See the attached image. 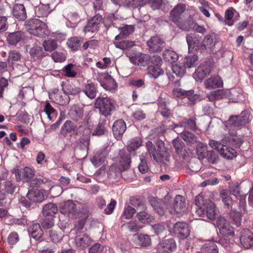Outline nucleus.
I'll return each instance as SVG.
<instances>
[{
  "label": "nucleus",
  "instance_id": "nucleus-3",
  "mask_svg": "<svg viewBox=\"0 0 253 253\" xmlns=\"http://www.w3.org/2000/svg\"><path fill=\"white\" fill-rule=\"evenodd\" d=\"M250 113L247 111H243L240 115H232L226 122V127L230 130L241 128L250 122Z\"/></svg>",
  "mask_w": 253,
  "mask_h": 253
},
{
  "label": "nucleus",
  "instance_id": "nucleus-45",
  "mask_svg": "<svg viewBox=\"0 0 253 253\" xmlns=\"http://www.w3.org/2000/svg\"><path fill=\"white\" fill-rule=\"evenodd\" d=\"M142 144V139L139 137H135L130 140V143L127 147L128 151L131 153L138 149Z\"/></svg>",
  "mask_w": 253,
  "mask_h": 253
},
{
  "label": "nucleus",
  "instance_id": "nucleus-21",
  "mask_svg": "<svg viewBox=\"0 0 253 253\" xmlns=\"http://www.w3.org/2000/svg\"><path fill=\"white\" fill-rule=\"evenodd\" d=\"M108 154V151L106 149L98 151L91 159L92 163L96 167H99L102 164L104 165Z\"/></svg>",
  "mask_w": 253,
  "mask_h": 253
},
{
  "label": "nucleus",
  "instance_id": "nucleus-17",
  "mask_svg": "<svg viewBox=\"0 0 253 253\" xmlns=\"http://www.w3.org/2000/svg\"><path fill=\"white\" fill-rule=\"evenodd\" d=\"M69 117L75 122H80L83 120L84 109L77 105L73 106L68 113Z\"/></svg>",
  "mask_w": 253,
  "mask_h": 253
},
{
  "label": "nucleus",
  "instance_id": "nucleus-25",
  "mask_svg": "<svg viewBox=\"0 0 253 253\" xmlns=\"http://www.w3.org/2000/svg\"><path fill=\"white\" fill-rule=\"evenodd\" d=\"M205 87L209 89L218 88L222 86L223 82L219 76L211 77L204 83Z\"/></svg>",
  "mask_w": 253,
  "mask_h": 253
},
{
  "label": "nucleus",
  "instance_id": "nucleus-57",
  "mask_svg": "<svg viewBox=\"0 0 253 253\" xmlns=\"http://www.w3.org/2000/svg\"><path fill=\"white\" fill-rule=\"evenodd\" d=\"M126 227L129 231L135 232L142 228V225H140L137 221L128 222L126 224Z\"/></svg>",
  "mask_w": 253,
  "mask_h": 253
},
{
  "label": "nucleus",
  "instance_id": "nucleus-56",
  "mask_svg": "<svg viewBox=\"0 0 253 253\" xmlns=\"http://www.w3.org/2000/svg\"><path fill=\"white\" fill-rule=\"evenodd\" d=\"M49 4L42 5L39 7L36 12L39 17L46 16L50 12Z\"/></svg>",
  "mask_w": 253,
  "mask_h": 253
},
{
  "label": "nucleus",
  "instance_id": "nucleus-15",
  "mask_svg": "<svg viewBox=\"0 0 253 253\" xmlns=\"http://www.w3.org/2000/svg\"><path fill=\"white\" fill-rule=\"evenodd\" d=\"M118 161L119 163V169L121 170H126L130 167V158L129 155L121 151L119 153V157L117 158Z\"/></svg>",
  "mask_w": 253,
  "mask_h": 253
},
{
  "label": "nucleus",
  "instance_id": "nucleus-20",
  "mask_svg": "<svg viewBox=\"0 0 253 253\" xmlns=\"http://www.w3.org/2000/svg\"><path fill=\"white\" fill-rule=\"evenodd\" d=\"M24 33L20 31H17L9 33L7 36V41L9 44L16 45L18 42L24 40Z\"/></svg>",
  "mask_w": 253,
  "mask_h": 253
},
{
  "label": "nucleus",
  "instance_id": "nucleus-33",
  "mask_svg": "<svg viewBox=\"0 0 253 253\" xmlns=\"http://www.w3.org/2000/svg\"><path fill=\"white\" fill-rule=\"evenodd\" d=\"M185 127L192 130L196 129V124L194 119H183L182 121L178 124H174V128L178 127Z\"/></svg>",
  "mask_w": 253,
  "mask_h": 253
},
{
  "label": "nucleus",
  "instance_id": "nucleus-14",
  "mask_svg": "<svg viewBox=\"0 0 253 253\" xmlns=\"http://www.w3.org/2000/svg\"><path fill=\"white\" fill-rule=\"evenodd\" d=\"M125 122L123 120H118L115 122L112 127V131L115 137L120 139L126 130Z\"/></svg>",
  "mask_w": 253,
  "mask_h": 253
},
{
  "label": "nucleus",
  "instance_id": "nucleus-60",
  "mask_svg": "<svg viewBox=\"0 0 253 253\" xmlns=\"http://www.w3.org/2000/svg\"><path fill=\"white\" fill-rule=\"evenodd\" d=\"M44 112L49 120H52L55 115V110L51 106L48 102H46L44 109Z\"/></svg>",
  "mask_w": 253,
  "mask_h": 253
},
{
  "label": "nucleus",
  "instance_id": "nucleus-40",
  "mask_svg": "<svg viewBox=\"0 0 253 253\" xmlns=\"http://www.w3.org/2000/svg\"><path fill=\"white\" fill-rule=\"evenodd\" d=\"M49 237L51 240L55 243H59L63 238V235L61 231V229L58 228L56 230L51 229L48 232Z\"/></svg>",
  "mask_w": 253,
  "mask_h": 253
},
{
  "label": "nucleus",
  "instance_id": "nucleus-36",
  "mask_svg": "<svg viewBox=\"0 0 253 253\" xmlns=\"http://www.w3.org/2000/svg\"><path fill=\"white\" fill-rule=\"evenodd\" d=\"M75 241L77 246L81 247H87L90 243L89 237L86 234L77 236L75 238Z\"/></svg>",
  "mask_w": 253,
  "mask_h": 253
},
{
  "label": "nucleus",
  "instance_id": "nucleus-19",
  "mask_svg": "<svg viewBox=\"0 0 253 253\" xmlns=\"http://www.w3.org/2000/svg\"><path fill=\"white\" fill-rule=\"evenodd\" d=\"M12 15L19 20L24 21L27 18V13L24 5L22 4H15L12 10Z\"/></svg>",
  "mask_w": 253,
  "mask_h": 253
},
{
  "label": "nucleus",
  "instance_id": "nucleus-46",
  "mask_svg": "<svg viewBox=\"0 0 253 253\" xmlns=\"http://www.w3.org/2000/svg\"><path fill=\"white\" fill-rule=\"evenodd\" d=\"M30 54L35 59H39L45 56L42 47L38 45H35L31 49Z\"/></svg>",
  "mask_w": 253,
  "mask_h": 253
},
{
  "label": "nucleus",
  "instance_id": "nucleus-52",
  "mask_svg": "<svg viewBox=\"0 0 253 253\" xmlns=\"http://www.w3.org/2000/svg\"><path fill=\"white\" fill-rule=\"evenodd\" d=\"M42 45L44 47V50L48 52H52L57 47V42L56 40L53 39L44 41L43 42Z\"/></svg>",
  "mask_w": 253,
  "mask_h": 253
},
{
  "label": "nucleus",
  "instance_id": "nucleus-27",
  "mask_svg": "<svg viewBox=\"0 0 253 253\" xmlns=\"http://www.w3.org/2000/svg\"><path fill=\"white\" fill-rule=\"evenodd\" d=\"M76 205L71 200L67 201L60 209V212L64 214H68L69 216H74L76 213Z\"/></svg>",
  "mask_w": 253,
  "mask_h": 253
},
{
  "label": "nucleus",
  "instance_id": "nucleus-4",
  "mask_svg": "<svg viewBox=\"0 0 253 253\" xmlns=\"http://www.w3.org/2000/svg\"><path fill=\"white\" fill-rule=\"evenodd\" d=\"M95 107L99 110L100 113L105 116L111 115L115 109L114 101L108 97H98L96 99Z\"/></svg>",
  "mask_w": 253,
  "mask_h": 253
},
{
  "label": "nucleus",
  "instance_id": "nucleus-44",
  "mask_svg": "<svg viewBox=\"0 0 253 253\" xmlns=\"http://www.w3.org/2000/svg\"><path fill=\"white\" fill-rule=\"evenodd\" d=\"M147 70L148 75L154 79H156L164 74V71L158 66H149Z\"/></svg>",
  "mask_w": 253,
  "mask_h": 253
},
{
  "label": "nucleus",
  "instance_id": "nucleus-41",
  "mask_svg": "<svg viewBox=\"0 0 253 253\" xmlns=\"http://www.w3.org/2000/svg\"><path fill=\"white\" fill-rule=\"evenodd\" d=\"M201 253H218L216 245L213 243H208L203 245L200 249Z\"/></svg>",
  "mask_w": 253,
  "mask_h": 253
},
{
  "label": "nucleus",
  "instance_id": "nucleus-29",
  "mask_svg": "<svg viewBox=\"0 0 253 253\" xmlns=\"http://www.w3.org/2000/svg\"><path fill=\"white\" fill-rule=\"evenodd\" d=\"M216 42L215 36L210 34L206 36L202 42V46L208 51H210L215 45Z\"/></svg>",
  "mask_w": 253,
  "mask_h": 253
},
{
  "label": "nucleus",
  "instance_id": "nucleus-39",
  "mask_svg": "<svg viewBox=\"0 0 253 253\" xmlns=\"http://www.w3.org/2000/svg\"><path fill=\"white\" fill-rule=\"evenodd\" d=\"M158 110L165 118H168L171 115V111L168 108V105L162 99L159 101Z\"/></svg>",
  "mask_w": 253,
  "mask_h": 253
},
{
  "label": "nucleus",
  "instance_id": "nucleus-42",
  "mask_svg": "<svg viewBox=\"0 0 253 253\" xmlns=\"http://www.w3.org/2000/svg\"><path fill=\"white\" fill-rule=\"evenodd\" d=\"M226 96L225 91L223 89H217L207 94V97L210 101L219 100Z\"/></svg>",
  "mask_w": 253,
  "mask_h": 253
},
{
  "label": "nucleus",
  "instance_id": "nucleus-59",
  "mask_svg": "<svg viewBox=\"0 0 253 253\" xmlns=\"http://www.w3.org/2000/svg\"><path fill=\"white\" fill-rule=\"evenodd\" d=\"M149 58L148 64L150 63H151L152 66L160 67L163 63L162 58L157 54L154 55L152 56L149 55Z\"/></svg>",
  "mask_w": 253,
  "mask_h": 253
},
{
  "label": "nucleus",
  "instance_id": "nucleus-54",
  "mask_svg": "<svg viewBox=\"0 0 253 253\" xmlns=\"http://www.w3.org/2000/svg\"><path fill=\"white\" fill-rule=\"evenodd\" d=\"M23 180L28 182L31 180L35 174V172L30 167H26L22 169Z\"/></svg>",
  "mask_w": 253,
  "mask_h": 253
},
{
  "label": "nucleus",
  "instance_id": "nucleus-8",
  "mask_svg": "<svg viewBox=\"0 0 253 253\" xmlns=\"http://www.w3.org/2000/svg\"><path fill=\"white\" fill-rule=\"evenodd\" d=\"M146 43L151 52L161 51L165 45L164 40L158 36L151 37Z\"/></svg>",
  "mask_w": 253,
  "mask_h": 253
},
{
  "label": "nucleus",
  "instance_id": "nucleus-49",
  "mask_svg": "<svg viewBox=\"0 0 253 253\" xmlns=\"http://www.w3.org/2000/svg\"><path fill=\"white\" fill-rule=\"evenodd\" d=\"M116 47L122 50L128 49L135 45V42L129 41H122L121 42H114Z\"/></svg>",
  "mask_w": 253,
  "mask_h": 253
},
{
  "label": "nucleus",
  "instance_id": "nucleus-38",
  "mask_svg": "<svg viewBox=\"0 0 253 253\" xmlns=\"http://www.w3.org/2000/svg\"><path fill=\"white\" fill-rule=\"evenodd\" d=\"M17 189L16 184L12 180H7L3 183V190L8 194H13Z\"/></svg>",
  "mask_w": 253,
  "mask_h": 253
},
{
  "label": "nucleus",
  "instance_id": "nucleus-43",
  "mask_svg": "<svg viewBox=\"0 0 253 253\" xmlns=\"http://www.w3.org/2000/svg\"><path fill=\"white\" fill-rule=\"evenodd\" d=\"M241 211H237L236 210L232 209L229 213V217L232 220L233 224H235L237 227L241 225Z\"/></svg>",
  "mask_w": 253,
  "mask_h": 253
},
{
  "label": "nucleus",
  "instance_id": "nucleus-1",
  "mask_svg": "<svg viewBox=\"0 0 253 253\" xmlns=\"http://www.w3.org/2000/svg\"><path fill=\"white\" fill-rule=\"evenodd\" d=\"M146 147L153 161L157 164L163 163L168 165L169 162V155L162 140L158 139L156 142V146L151 141H149L146 142Z\"/></svg>",
  "mask_w": 253,
  "mask_h": 253
},
{
  "label": "nucleus",
  "instance_id": "nucleus-7",
  "mask_svg": "<svg viewBox=\"0 0 253 253\" xmlns=\"http://www.w3.org/2000/svg\"><path fill=\"white\" fill-rule=\"evenodd\" d=\"M173 232L178 238L184 239L190 235L189 225L183 222H177L173 225Z\"/></svg>",
  "mask_w": 253,
  "mask_h": 253
},
{
  "label": "nucleus",
  "instance_id": "nucleus-30",
  "mask_svg": "<svg viewBox=\"0 0 253 253\" xmlns=\"http://www.w3.org/2000/svg\"><path fill=\"white\" fill-rule=\"evenodd\" d=\"M217 212L218 210L216 208L214 203L209 200L206 206V213L208 218L211 220H214L217 215Z\"/></svg>",
  "mask_w": 253,
  "mask_h": 253
},
{
  "label": "nucleus",
  "instance_id": "nucleus-55",
  "mask_svg": "<svg viewBox=\"0 0 253 253\" xmlns=\"http://www.w3.org/2000/svg\"><path fill=\"white\" fill-rule=\"evenodd\" d=\"M74 130V126L71 121H67L62 126L60 133L65 136L67 133L71 132Z\"/></svg>",
  "mask_w": 253,
  "mask_h": 253
},
{
  "label": "nucleus",
  "instance_id": "nucleus-18",
  "mask_svg": "<svg viewBox=\"0 0 253 253\" xmlns=\"http://www.w3.org/2000/svg\"><path fill=\"white\" fill-rule=\"evenodd\" d=\"M186 6L184 4L180 3L176 5L170 11L169 19L176 23L179 21L181 14L185 10Z\"/></svg>",
  "mask_w": 253,
  "mask_h": 253
},
{
  "label": "nucleus",
  "instance_id": "nucleus-16",
  "mask_svg": "<svg viewBox=\"0 0 253 253\" xmlns=\"http://www.w3.org/2000/svg\"><path fill=\"white\" fill-rule=\"evenodd\" d=\"M173 208L175 212L178 214L184 212L187 209L184 197L176 195L173 203Z\"/></svg>",
  "mask_w": 253,
  "mask_h": 253
},
{
  "label": "nucleus",
  "instance_id": "nucleus-31",
  "mask_svg": "<svg viewBox=\"0 0 253 253\" xmlns=\"http://www.w3.org/2000/svg\"><path fill=\"white\" fill-rule=\"evenodd\" d=\"M181 138L188 145H192L198 142L197 137L193 133L188 131H183L180 134Z\"/></svg>",
  "mask_w": 253,
  "mask_h": 253
},
{
  "label": "nucleus",
  "instance_id": "nucleus-32",
  "mask_svg": "<svg viewBox=\"0 0 253 253\" xmlns=\"http://www.w3.org/2000/svg\"><path fill=\"white\" fill-rule=\"evenodd\" d=\"M83 92L90 99H94L96 96V87L93 83H88L84 85Z\"/></svg>",
  "mask_w": 253,
  "mask_h": 253
},
{
  "label": "nucleus",
  "instance_id": "nucleus-2",
  "mask_svg": "<svg viewBox=\"0 0 253 253\" xmlns=\"http://www.w3.org/2000/svg\"><path fill=\"white\" fill-rule=\"evenodd\" d=\"M26 30L32 35L43 38L48 35L46 24L38 19H32L25 22Z\"/></svg>",
  "mask_w": 253,
  "mask_h": 253
},
{
  "label": "nucleus",
  "instance_id": "nucleus-5",
  "mask_svg": "<svg viewBox=\"0 0 253 253\" xmlns=\"http://www.w3.org/2000/svg\"><path fill=\"white\" fill-rule=\"evenodd\" d=\"M209 145L219 152L221 156L227 159H233L236 157V151L231 147H227L221 143L214 140H210Z\"/></svg>",
  "mask_w": 253,
  "mask_h": 253
},
{
  "label": "nucleus",
  "instance_id": "nucleus-12",
  "mask_svg": "<svg viewBox=\"0 0 253 253\" xmlns=\"http://www.w3.org/2000/svg\"><path fill=\"white\" fill-rule=\"evenodd\" d=\"M240 240L245 249H250L253 246V233L249 229H244L241 232Z\"/></svg>",
  "mask_w": 253,
  "mask_h": 253
},
{
  "label": "nucleus",
  "instance_id": "nucleus-48",
  "mask_svg": "<svg viewBox=\"0 0 253 253\" xmlns=\"http://www.w3.org/2000/svg\"><path fill=\"white\" fill-rule=\"evenodd\" d=\"M198 57L196 55L187 56L184 58L183 64L186 68H193L197 64Z\"/></svg>",
  "mask_w": 253,
  "mask_h": 253
},
{
  "label": "nucleus",
  "instance_id": "nucleus-10",
  "mask_svg": "<svg viewBox=\"0 0 253 253\" xmlns=\"http://www.w3.org/2000/svg\"><path fill=\"white\" fill-rule=\"evenodd\" d=\"M217 227L220 233L225 236H233V228L230 226L227 220L223 217H220L217 221Z\"/></svg>",
  "mask_w": 253,
  "mask_h": 253
},
{
  "label": "nucleus",
  "instance_id": "nucleus-26",
  "mask_svg": "<svg viewBox=\"0 0 253 253\" xmlns=\"http://www.w3.org/2000/svg\"><path fill=\"white\" fill-rule=\"evenodd\" d=\"M136 204L138 206L137 211H139V212L137 214L138 220L142 223L148 222L150 219V215L145 211H142L141 210L144 209V205L139 200H137Z\"/></svg>",
  "mask_w": 253,
  "mask_h": 253
},
{
  "label": "nucleus",
  "instance_id": "nucleus-22",
  "mask_svg": "<svg viewBox=\"0 0 253 253\" xmlns=\"http://www.w3.org/2000/svg\"><path fill=\"white\" fill-rule=\"evenodd\" d=\"M28 231L31 237L36 241H39L43 235L41 225L38 223H35L29 226Z\"/></svg>",
  "mask_w": 253,
  "mask_h": 253
},
{
  "label": "nucleus",
  "instance_id": "nucleus-61",
  "mask_svg": "<svg viewBox=\"0 0 253 253\" xmlns=\"http://www.w3.org/2000/svg\"><path fill=\"white\" fill-rule=\"evenodd\" d=\"M136 211L133 208L128 206L125 208L122 216L125 219H129L133 216Z\"/></svg>",
  "mask_w": 253,
  "mask_h": 253
},
{
  "label": "nucleus",
  "instance_id": "nucleus-24",
  "mask_svg": "<svg viewBox=\"0 0 253 253\" xmlns=\"http://www.w3.org/2000/svg\"><path fill=\"white\" fill-rule=\"evenodd\" d=\"M133 240L136 245L142 247L148 246L151 243L150 236L146 234H136L133 236Z\"/></svg>",
  "mask_w": 253,
  "mask_h": 253
},
{
  "label": "nucleus",
  "instance_id": "nucleus-9",
  "mask_svg": "<svg viewBox=\"0 0 253 253\" xmlns=\"http://www.w3.org/2000/svg\"><path fill=\"white\" fill-rule=\"evenodd\" d=\"M176 245L172 238L165 239L157 246V249L160 253H170L176 249Z\"/></svg>",
  "mask_w": 253,
  "mask_h": 253
},
{
  "label": "nucleus",
  "instance_id": "nucleus-37",
  "mask_svg": "<svg viewBox=\"0 0 253 253\" xmlns=\"http://www.w3.org/2000/svg\"><path fill=\"white\" fill-rule=\"evenodd\" d=\"M135 28L133 25H126L121 29L120 34L116 36V41H119L128 36L134 31Z\"/></svg>",
  "mask_w": 253,
  "mask_h": 253
},
{
  "label": "nucleus",
  "instance_id": "nucleus-63",
  "mask_svg": "<svg viewBox=\"0 0 253 253\" xmlns=\"http://www.w3.org/2000/svg\"><path fill=\"white\" fill-rule=\"evenodd\" d=\"M172 145L175 149L176 153H178L185 147L184 143L178 137L172 140Z\"/></svg>",
  "mask_w": 253,
  "mask_h": 253
},
{
  "label": "nucleus",
  "instance_id": "nucleus-35",
  "mask_svg": "<svg viewBox=\"0 0 253 253\" xmlns=\"http://www.w3.org/2000/svg\"><path fill=\"white\" fill-rule=\"evenodd\" d=\"M222 141L226 144L232 145L236 147H239L243 143L242 139L236 135L225 136Z\"/></svg>",
  "mask_w": 253,
  "mask_h": 253
},
{
  "label": "nucleus",
  "instance_id": "nucleus-64",
  "mask_svg": "<svg viewBox=\"0 0 253 253\" xmlns=\"http://www.w3.org/2000/svg\"><path fill=\"white\" fill-rule=\"evenodd\" d=\"M176 154L180 159L186 160L190 157L192 153L190 150L187 148L185 146Z\"/></svg>",
  "mask_w": 253,
  "mask_h": 253
},
{
  "label": "nucleus",
  "instance_id": "nucleus-13",
  "mask_svg": "<svg viewBox=\"0 0 253 253\" xmlns=\"http://www.w3.org/2000/svg\"><path fill=\"white\" fill-rule=\"evenodd\" d=\"M100 75L103 78L104 80L101 81L98 79L101 85L106 90L112 91L116 88L117 85L114 79L107 74H102ZM99 76L100 75H98Z\"/></svg>",
  "mask_w": 253,
  "mask_h": 253
},
{
  "label": "nucleus",
  "instance_id": "nucleus-50",
  "mask_svg": "<svg viewBox=\"0 0 253 253\" xmlns=\"http://www.w3.org/2000/svg\"><path fill=\"white\" fill-rule=\"evenodd\" d=\"M163 56L165 59L171 63L176 62L178 59V54L175 52L169 49L164 51Z\"/></svg>",
  "mask_w": 253,
  "mask_h": 253
},
{
  "label": "nucleus",
  "instance_id": "nucleus-6",
  "mask_svg": "<svg viewBox=\"0 0 253 253\" xmlns=\"http://www.w3.org/2000/svg\"><path fill=\"white\" fill-rule=\"evenodd\" d=\"M126 55L135 66L145 67L148 65L149 55L141 52L128 50Z\"/></svg>",
  "mask_w": 253,
  "mask_h": 253
},
{
  "label": "nucleus",
  "instance_id": "nucleus-51",
  "mask_svg": "<svg viewBox=\"0 0 253 253\" xmlns=\"http://www.w3.org/2000/svg\"><path fill=\"white\" fill-rule=\"evenodd\" d=\"M173 94L177 97H181L182 98L187 97L188 98L193 95V90H185L181 88H175L173 89Z\"/></svg>",
  "mask_w": 253,
  "mask_h": 253
},
{
  "label": "nucleus",
  "instance_id": "nucleus-62",
  "mask_svg": "<svg viewBox=\"0 0 253 253\" xmlns=\"http://www.w3.org/2000/svg\"><path fill=\"white\" fill-rule=\"evenodd\" d=\"M186 41L188 45L189 49H193L197 46L198 40L192 34H189L186 36Z\"/></svg>",
  "mask_w": 253,
  "mask_h": 253
},
{
  "label": "nucleus",
  "instance_id": "nucleus-28",
  "mask_svg": "<svg viewBox=\"0 0 253 253\" xmlns=\"http://www.w3.org/2000/svg\"><path fill=\"white\" fill-rule=\"evenodd\" d=\"M27 197L29 201L33 203H40L44 199L43 193L39 189L29 191Z\"/></svg>",
  "mask_w": 253,
  "mask_h": 253
},
{
  "label": "nucleus",
  "instance_id": "nucleus-53",
  "mask_svg": "<svg viewBox=\"0 0 253 253\" xmlns=\"http://www.w3.org/2000/svg\"><path fill=\"white\" fill-rule=\"evenodd\" d=\"M67 44L70 49L76 51L81 45V41L77 37L71 38L68 40Z\"/></svg>",
  "mask_w": 253,
  "mask_h": 253
},
{
  "label": "nucleus",
  "instance_id": "nucleus-58",
  "mask_svg": "<svg viewBox=\"0 0 253 253\" xmlns=\"http://www.w3.org/2000/svg\"><path fill=\"white\" fill-rule=\"evenodd\" d=\"M98 27V26L96 25V23L89 20L84 28V33L85 34L93 33L97 31Z\"/></svg>",
  "mask_w": 253,
  "mask_h": 253
},
{
  "label": "nucleus",
  "instance_id": "nucleus-47",
  "mask_svg": "<svg viewBox=\"0 0 253 253\" xmlns=\"http://www.w3.org/2000/svg\"><path fill=\"white\" fill-rule=\"evenodd\" d=\"M186 67L183 63H179L173 65L172 66V72L177 77H182L186 73Z\"/></svg>",
  "mask_w": 253,
  "mask_h": 253
},
{
  "label": "nucleus",
  "instance_id": "nucleus-11",
  "mask_svg": "<svg viewBox=\"0 0 253 253\" xmlns=\"http://www.w3.org/2000/svg\"><path fill=\"white\" fill-rule=\"evenodd\" d=\"M211 71V67L210 63L205 62L198 67L194 77L196 80H202L210 74Z\"/></svg>",
  "mask_w": 253,
  "mask_h": 253
},
{
  "label": "nucleus",
  "instance_id": "nucleus-23",
  "mask_svg": "<svg viewBox=\"0 0 253 253\" xmlns=\"http://www.w3.org/2000/svg\"><path fill=\"white\" fill-rule=\"evenodd\" d=\"M51 97L53 98L54 101L55 103L60 105H67L70 100L69 96L65 92H61L57 91L54 93L53 95H51Z\"/></svg>",
  "mask_w": 253,
  "mask_h": 253
},
{
  "label": "nucleus",
  "instance_id": "nucleus-34",
  "mask_svg": "<svg viewBox=\"0 0 253 253\" xmlns=\"http://www.w3.org/2000/svg\"><path fill=\"white\" fill-rule=\"evenodd\" d=\"M58 211L57 206L54 203L46 204L42 209V212L44 216H53Z\"/></svg>",
  "mask_w": 253,
  "mask_h": 253
}]
</instances>
